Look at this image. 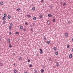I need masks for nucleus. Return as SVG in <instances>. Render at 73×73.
<instances>
[{"mask_svg": "<svg viewBox=\"0 0 73 73\" xmlns=\"http://www.w3.org/2000/svg\"><path fill=\"white\" fill-rule=\"evenodd\" d=\"M14 66H15V64H14Z\"/></svg>", "mask_w": 73, "mask_h": 73, "instance_id": "nucleus-50", "label": "nucleus"}, {"mask_svg": "<svg viewBox=\"0 0 73 73\" xmlns=\"http://www.w3.org/2000/svg\"><path fill=\"white\" fill-rule=\"evenodd\" d=\"M53 49L54 50H56L57 48H56V47H55Z\"/></svg>", "mask_w": 73, "mask_h": 73, "instance_id": "nucleus-21", "label": "nucleus"}, {"mask_svg": "<svg viewBox=\"0 0 73 73\" xmlns=\"http://www.w3.org/2000/svg\"><path fill=\"white\" fill-rule=\"evenodd\" d=\"M0 4H1V5H3V2L2 1V2H1L0 3Z\"/></svg>", "mask_w": 73, "mask_h": 73, "instance_id": "nucleus-9", "label": "nucleus"}, {"mask_svg": "<svg viewBox=\"0 0 73 73\" xmlns=\"http://www.w3.org/2000/svg\"><path fill=\"white\" fill-rule=\"evenodd\" d=\"M42 66L43 67V68H45V66L44 65H43Z\"/></svg>", "mask_w": 73, "mask_h": 73, "instance_id": "nucleus-42", "label": "nucleus"}, {"mask_svg": "<svg viewBox=\"0 0 73 73\" xmlns=\"http://www.w3.org/2000/svg\"><path fill=\"white\" fill-rule=\"evenodd\" d=\"M13 54H14V55H15V53H13Z\"/></svg>", "mask_w": 73, "mask_h": 73, "instance_id": "nucleus-53", "label": "nucleus"}, {"mask_svg": "<svg viewBox=\"0 0 73 73\" xmlns=\"http://www.w3.org/2000/svg\"><path fill=\"white\" fill-rule=\"evenodd\" d=\"M7 17L8 19H10L11 17V16L9 15L7 16Z\"/></svg>", "mask_w": 73, "mask_h": 73, "instance_id": "nucleus-7", "label": "nucleus"}, {"mask_svg": "<svg viewBox=\"0 0 73 73\" xmlns=\"http://www.w3.org/2000/svg\"><path fill=\"white\" fill-rule=\"evenodd\" d=\"M69 23H70V21H68V24H69Z\"/></svg>", "mask_w": 73, "mask_h": 73, "instance_id": "nucleus-45", "label": "nucleus"}, {"mask_svg": "<svg viewBox=\"0 0 73 73\" xmlns=\"http://www.w3.org/2000/svg\"><path fill=\"white\" fill-rule=\"evenodd\" d=\"M10 42H11V40L10 39H9L7 40V42H8V43H10Z\"/></svg>", "mask_w": 73, "mask_h": 73, "instance_id": "nucleus-10", "label": "nucleus"}, {"mask_svg": "<svg viewBox=\"0 0 73 73\" xmlns=\"http://www.w3.org/2000/svg\"><path fill=\"white\" fill-rule=\"evenodd\" d=\"M29 67H30V68L31 67H32V66H32V65L31 64H30L29 65Z\"/></svg>", "mask_w": 73, "mask_h": 73, "instance_id": "nucleus-31", "label": "nucleus"}, {"mask_svg": "<svg viewBox=\"0 0 73 73\" xmlns=\"http://www.w3.org/2000/svg\"><path fill=\"white\" fill-rule=\"evenodd\" d=\"M66 5V3L65 2L63 3V6H65Z\"/></svg>", "mask_w": 73, "mask_h": 73, "instance_id": "nucleus-16", "label": "nucleus"}, {"mask_svg": "<svg viewBox=\"0 0 73 73\" xmlns=\"http://www.w3.org/2000/svg\"><path fill=\"white\" fill-rule=\"evenodd\" d=\"M55 19H52V21L54 23V22H55Z\"/></svg>", "mask_w": 73, "mask_h": 73, "instance_id": "nucleus-25", "label": "nucleus"}, {"mask_svg": "<svg viewBox=\"0 0 73 73\" xmlns=\"http://www.w3.org/2000/svg\"><path fill=\"white\" fill-rule=\"evenodd\" d=\"M64 36L65 37H67V36H68V33H65Z\"/></svg>", "mask_w": 73, "mask_h": 73, "instance_id": "nucleus-4", "label": "nucleus"}, {"mask_svg": "<svg viewBox=\"0 0 73 73\" xmlns=\"http://www.w3.org/2000/svg\"><path fill=\"white\" fill-rule=\"evenodd\" d=\"M50 8H53V6H52V5H51L50 6Z\"/></svg>", "mask_w": 73, "mask_h": 73, "instance_id": "nucleus-34", "label": "nucleus"}, {"mask_svg": "<svg viewBox=\"0 0 73 73\" xmlns=\"http://www.w3.org/2000/svg\"><path fill=\"white\" fill-rule=\"evenodd\" d=\"M33 26L34 27V26H35V24H33Z\"/></svg>", "mask_w": 73, "mask_h": 73, "instance_id": "nucleus-47", "label": "nucleus"}, {"mask_svg": "<svg viewBox=\"0 0 73 73\" xmlns=\"http://www.w3.org/2000/svg\"><path fill=\"white\" fill-rule=\"evenodd\" d=\"M30 27H32V25H30Z\"/></svg>", "mask_w": 73, "mask_h": 73, "instance_id": "nucleus-48", "label": "nucleus"}, {"mask_svg": "<svg viewBox=\"0 0 73 73\" xmlns=\"http://www.w3.org/2000/svg\"><path fill=\"white\" fill-rule=\"evenodd\" d=\"M1 41V39L0 38V41Z\"/></svg>", "mask_w": 73, "mask_h": 73, "instance_id": "nucleus-52", "label": "nucleus"}, {"mask_svg": "<svg viewBox=\"0 0 73 73\" xmlns=\"http://www.w3.org/2000/svg\"><path fill=\"white\" fill-rule=\"evenodd\" d=\"M60 4H63V2H60Z\"/></svg>", "mask_w": 73, "mask_h": 73, "instance_id": "nucleus-40", "label": "nucleus"}, {"mask_svg": "<svg viewBox=\"0 0 73 73\" xmlns=\"http://www.w3.org/2000/svg\"><path fill=\"white\" fill-rule=\"evenodd\" d=\"M41 73H43L44 72V70L43 69H42L41 70Z\"/></svg>", "mask_w": 73, "mask_h": 73, "instance_id": "nucleus-20", "label": "nucleus"}, {"mask_svg": "<svg viewBox=\"0 0 73 73\" xmlns=\"http://www.w3.org/2000/svg\"><path fill=\"white\" fill-rule=\"evenodd\" d=\"M37 56H38V54H37Z\"/></svg>", "mask_w": 73, "mask_h": 73, "instance_id": "nucleus-51", "label": "nucleus"}, {"mask_svg": "<svg viewBox=\"0 0 73 73\" xmlns=\"http://www.w3.org/2000/svg\"><path fill=\"white\" fill-rule=\"evenodd\" d=\"M25 73H27V72H25Z\"/></svg>", "mask_w": 73, "mask_h": 73, "instance_id": "nucleus-49", "label": "nucleus"}, {"mask_svg": "<svg viewBox=\"0 0 73 73\" xmlns=\"http://www.w3.org/2000/svg\"><path fill=\"white\" fill-rule=\"evenodd\" d=\"M46 43V44H49L50 43V42L49 41H47Z\"/></svg>", "mask_w": 73, "mask_h": 73, "instance_id": "nucleus-15", "label": "nucleus"}, {"mask_svg": "<svg viewBox=\"0 0 73 73\" xmlns=\"http://www.w3.org/2000/svg\"><path fill=\"white\" fill-rule=\"evenodd\" d=\"M14 73H16L17 72V71L16 70H15L14 71Z\"/></svg>", "mask_w": 73, "mask_h": 73, "instance_id": "nucleus-30", "label": "nucleus"}, {"mask_svg": "<svg viewBox=\"0 0 73 73\" xmlns=\"http://www.w3.org/2000/svg\"><path fill=\"white\" fill-rule=\"evenodd\" d=\"M12 34V33L11 32H10L9 33V35H11Z\"/></svg>", "mask_w": 73, "mask_h": 73, "instance_id": "nucleus-33", "label": "nucleus"}, {"mask_svg": "<svg viewBox=\"0 0 73 73\" xmlns=\"http://www.w3.org/2000/svg\"><path fill=\"white\" fill-rule=\"evenodd\" d=\"M20 10V9H17V11H19Z\"/></svg>", "mask_w": 73, "mask_h": 73, "instance_id": "nucleus-26", "label": "nucleus"}, {"mask_svg": "<svg viewBox=\"0 0 73 73\" xmlns=\"http://www.w3.org/2000/svg\"><path fill=\"white\" fill-rule=\"evenodd\" d=\"M27 17H31V16L30 15H27Z\"/></svg>", "mask_w": 73, "mask_h": 73, "instance_id": "nucleus-22", "label": "nucleus"}, {"mask_svg": "<svg viewBox=\"0 0 73 73\" xmlns=\"http://www.w3.org/2000/svg\"><path fill=\"white\" fill-rule=\"evenodd\" d=\"M72 52H73V48L72 49Z\"/></svg>", "mask_w": 73, "mask_h": 73, "instance_id": "nucleus-46", "label": "nucleus"}, {"mask_svg": "<svg viewBox=\"0 0 73 73\" xmlns=\"http://www.w3.org/2000/svg\"><path fill=\"white\" fill-rule=\"evenodd\" d=\"M13 26V24L12 23L10 24V27H12Z\"/></svg>", "mask_w": 73, "mask_h": 73, "instance_id": "nucleus-29", "label": "nucleus"}, {"mask_svg": "<svg viewBox=\"0 0 73 73\" xmlns=\"http://www.w3.org/2000/svg\"><path fill=\"white\" fill-rule=\"evenodd\" d=\"M32 9L33 10V11H35V9H36L35 7H33L32 8Z\"/></svg>", "mask_w": 73, "mask_h": 73, "instance_id": "nucleus-5", "label": "nucleus"}, {"mask_svg": "<svg viewBox=\"0 0 73 73\" xmlns=\"http://www.w3.org/2000/svg\"><path fill=\"white\" fill-rule=\"evenodd\" d=\"M44 40L45 41V40H46V38H44Z\"/></svg>", "mask_w": 73, "mask_h": 73, "instance_id": "nucleus-38", "label": "nucleus"}, {"mask_svg": "<svg viewBox=\"0 0 73 73\" xmlns=\"http://www.w3.org/2000/svg\"><path fill=\"white\" fill-rule=\"evenodd\" d=\"M43 1H44V0H41V3H42Z\"/></svg>", "mask_w": 73, "mask_h": 73, "instance_id": "nucleus-44", "label": "nucleus"}, {"mask_svg": "<svg viewBox=\"0 0 73 73\" xmlns=\"http://www.w3.org/2000/svg\"><path fill=\"white\" fill-rule=\"evenodd\" d=\"M23 29L24 31H25L26 30V29Z\"/></svg>", "mask_w": 73, "mask_h": 73, "instance_id": "nucleus-41", "label": "nucleus"}, {"mask_svg": "<svg viewBox=\"0 0 73 73\" xmlns=\"http://www.w3.org/2000/svg\"><path fill=\"white\" fill-rule=\"evenodd\" d=\"M27 61L29 62H30V60L29 59H28L27 60Z\"/></svg>", "mask_w": 73, "mask_h": 73, "instance_id": "nucleus-36", "label": "nucleus"}, {"mask_svg": "<svg viewBox=\"0 0 73 73\" xmlns=\"http://www.w3.org/2000/svg\"><path fill=\"white\" fill-rule=\"evenodd\" d=\"M3 66V64L1 63H0V66Z\"/></svg>", "mask_w": 73, "mask_h": 73, "instance_id": "nucleus-27", "label": "nucleus"}, {"mask_svg": "<svg viewBox=\"0 0 73 73\" xmlns=\"http://www.w3.org/2000/svg\"><path fill=\"white\" fill-rule=\"evenodd\" d=\"M36 17H34L33 19L34 20H36Z\"/></svg>", "mask_w": 73, "mask_h": 73, "instance_id": "nucleus-18", "label": "nucleus"}, {"mask_svg": "<svg viewBox=\"0 0 73 73\" xmlns=\"http://www.w3.org/2000/svg\"><path fill=\"white\" fill-rule=\"evenodd\" d=\"M12 45L11 44H9V48H12Z\"/></svg>", "mask_w": 73, "mask_h": 73, "instance_id": "nucleus-11", "label": "nucleus"}, {"mask_svg": "<svg viewBox=\"0 0 73 73\" xmlns=\"http://www.w3.org/2000/svg\"><path fill=\"white\" fill-rule=\"evenodd\" d=\"M3 24H5V21H3Z\"/></svg>", "mask_w": 73, "mask_h": 73, "instance_id": "nucleus-37", "label": "nucleus"}, {"mask_svg": "<svg viewBox=\"0 0 73 73\" xmlns=\"http://www.w3.org/2000/svg\"><path fill=\"white\" fill-rule=\"evenodd\" d=\"M56 66L57 67L59 66V63L58 62H56Z\"/></svg>", "mask_w": 73, "mask_h": 73, "instance_id": "nucleus-14", "label": "nucleus"}, {"mask_svg": "<svg viewBox=\"0 0 73 73\" xmlns=\"http://www.w3.org/2000/svg\"><path fill=\"white\" fill-rule=\"evenodd\" d=\"M53 44H54V43H53Z\"/></svg>", "mask_w": 73, "mask_h": 73, "instance_id": "nucleus-54", "label": "nucleus"}, {"mask_svg": "<svg viewBox=\"0 0 73 73\" xmlns=\"http://www.w3.org/2000/svg\"><path fill=\"white\" fill-rule=\"evenodd\" d=\"M48 17H52V16H53V15H51V14H48Z\"/></svg>", "mask_w": 73, "mask_h": 73, "instance_id": "nucleus-2", "label": "nucleus"}, {"mask_svg": "<svg viewBox=\"0 0 73 73\" xmlns=\"http://www.w3.org/2000/svg\"><path fill=\"white\" fill-rule=\"evenodd\" d=\"M23 26H20V29H23Z\"/></svg>", "mask_w": 73, "mask_h": 73, "instance_id": "nucleus-8", "label": "nucleus"}, {"mask_svg": "<svg viewBox=\"0 0 73 73\" xmlns=\"http://www.w3.org/2000/svg\"><path fill=\"white\" fill-rule=\"evenodd\" d=\"M58 51H57V52H55L56 55L57 56V55H58Z\"/></svg>", "mask_w": 73, "mask_h": 73, "instance_id": "nucleus-17", "label": "nucleus"}, {"mask_svg": "<svg viewBox=\"0 0 73 73\" xmlns=\"http://www.w3.org/2000/svg\"><path fill=\"white\" fill-rule=\"evenodd\" d=\"M9 29H11V26L9 27Z\"/></svg>", "mask_w": 73, "mask_h": 73, "instance_id": "nucleus-39", "label": "nucleus"}, {"mask_svg": "<svg viewBox=\"0 0 73 73\" xmlns=\"http://www.w3.org/2000/svg\"><path fill=\"white\" fill-rule=\"evenodd\" d=\"M7 14H4V15H3V17H7Z\"/></svg>", "mask_w": 73, "mask_h": 73, "instance_id": "nucleus-6", "label": "nucleus"}, {"mask_svg": "<svg viewBox=\"0 0 73 73\" xmlns=\"http://www.w3.org/2000/svg\"><path fill=\"white\" fill-rule=\"evenodd\" d=\"M39 17L40 19H41V18H42V15H40V16H39Z\"/></svg>", "mask_w": 73, "mask_h": 73, "instance_id": "nucleus-28", "label": "nucleus"}, {"mask_svg": "<svg viewBox=\"0 0 73 73\" xmlns=\"http://www.w3.org/2000/svg\"><path fill=\"white\" fill-rule=\"evenodd\" d=\"M72 54H70L69 55V57L70 58H72Z\"/></svg>", "mask_w": 73, "mask_h": 73, "instance_id": "nucleus-12", "label": "nucleus"}, {"mask_svg": "<svg viewBox=\"0 0 73 73\" xmlns=\"http://www.w3.org/2000/svg\"><path fill=\"white\" fill-rule=\"evenodd\" d=\"M16 35H19V32H15Z\"/></svg>", "mask_w": 73, "mask_h": 73, "instance_id": "nucleus-19", "label": "nucleus"}, {"mask_svg": "<svg viewBox=\"0 0 73 73\" xmlns=\"http://www.w3.org/2000/svg\"><path fill=\"white\" fill-rule=\"evenodd\" d=\"M67 48L68 49H69V48H70V46H69V45H67Z\"/></svg>", "mask_w": 73, "mask_h": 73, "instance_id": "nucleus-23", "label": "nucleus"}, {"mask_svg": "<svg viewBox=\"0 0 73 73\" xmlns=\"http://www.w3.org/2000/svg\"><path fill=\"white\" fill-rule=\"evenodd\" d=\"M42 49L41 48H40L39 49V50L40 51V54H42L43 53V52H42Z\"/></svg>", "mask_w": 73, "mask_h": 73, "instance_id": "nucleus-1", "label": "nucleus"}, {"mask_svg": "<svg viewBox=\"0 0 73 73\" xmlns=\"http://www.w3.org/2000/svg\"><path fill=\"white\" fill-rule=\"evenodd\" d=\"M31 31L32 32H33V29H31Z\"/></svg>", "mask_w": 73, "mask_h": 73, "instance_id": "nucleus-43", "label": "nucleus"}, {"mask_svg": "<svg viewBox=\"0 0 73 73\" xmlns=\"http://www.w3.org/2000/svg\"><path fill=\"white\" fill-rule=\"evenodd\" d=\"M6 20V18L5 17H3L2 20Z\"/></svg>", "mask_w": 73, "mask_h": 73, "instance_id": "nucleus-13", "label": "nucleus"}, {"mask_svg": "<svg viewBox=\"0 0 73 73\" xmlns=\"http://www.w3.org/2000/svg\"><path fill=\"white\" fill-rule=\"evenodd\" d=\"M21 60H22V58L21 57H20L19 58V60H20V61H21Z\"/></svg>", "mask_w": 73, "mask_h": 73, "instance_id": "nucleus-24", "label": "nucleus"}, {"mask_svg": "<svg viewBox=\"0 0 73 73\" xmlns=\"http://www.w3.org/2000/svg\"><path fill=\"white\" fill-rule=\"evenodd\" d=\"M50 23L49 21H48L47 22V25H50Z\"/></svg>", "mask_w": 73, "mask_h": 73, "instance_id": "nucleus-3", "label": "nucleus"}, {"mask_svg": "<svg viewBox=\"0 0 73 73\" xmlns=\"http://www.w3.org/2000/svg\"><path fill=\"white\" fill-rule=\"evenodd\" d=\"M25 25H28V23L27 22H26L25 23Z\"/></svg>", "mask_w": 73, "mask_h": 73, "instance_id": "nucleus-35", "label": "nucleus"}, {"mask_svg": "<svg viewBox=\"0 0 73 73\" xmlns=\"http://www.w3.org/2000/svg\"><path fill=\"white\" fill-rule=\"evenodd\" d=\"M34 71H35V73H37V70H34Z\"/></svg>", "mask_w": 73, "mask_h": 73, "instance_id": "nucleus-32", "label": "nucleus"}]
</instances>
